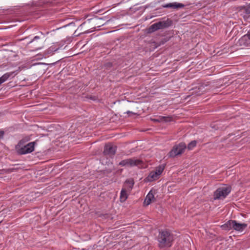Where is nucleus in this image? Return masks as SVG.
<instances>
[{
    "label": "nucleus",
    "mask_w": 250,
    "mask_h": 250,
    "mask_svg": "<svg viewBox=\"0 0 250 250\" xmlns=\"http://www.w3.org/2000/svg\"><path fill=\"white\" fill-rule=\"evenodd\" d=\"M174 240V236L169 231L162 230L159 231L157 237L158 246L160 248L170 247Z\"/></svg>",
    "instance_id": "1"
},
{
    "label": "nucleus",
    "mask_w": 250,
    "mask_h": 250,
    "mask_svg": "<svg viewBox=\"0 0 250 250\" xmlns=\"http://www.w3.org/2000/svg\"><path fill=\"white\" fill-rule=\"evenodd\" d=\"M29 140V137L23 138L16 146L15 149L18 154L23 155L31 152V142L27 143Z\"/></svg>",
    "instance_id": "2"
},
{
    "label": "nucleus",
    "mask_w": 250,
    "mask_h": 250,
    "mask_svg": "<svg viewBox=\"0 0 250 250\" xmlns=\"http://www.w3.org/2000/svg\"><path fill=\"white\" fill-rule=\"evenodd\" d=\"M44 35L42 32L37 33L32 39V51L41 49L43 47Z\"/></svg>",
    "instance_id": "3"
},
{
    "label": "nucleus",
    "mask_w": 250,
    "mask_h": 250,
    "mask_svg": "<svg viewBox=\"0 0 250 250\" xmlns=\"http://www.w3.org/2000/svg\"><path fill=\"white\" fill-rule=\"evenodd\" d=\"M231 188L229 186H223L218 188L214 192V199H223L230 192Z\"/></svg>",
    "instance_id": "4"
},
{
    "label": "nucleus",
    "mask_w": 250,
    "mask_h": 250,
    "mask_svg": "<svg viewBox=\"0 0 250 250\" xmlns=\"http://www.w3.org/2000/svg\"><path fill=\"white\" fill-rule=\"evenodd\" d=\"M186 148V145L184 143H180L178 145L173 146L172 149L168 154L170 158H174L177 156L181 155Z\"/></svg>",
    "instance_id": "5"
},
{
    "label": "nucleus",
    "mask_w": 250,
    "mask_h": 250,
    "mask_svg": "<svg viewBox=\"0 0 250 250\" xmlns=\"http://www.w3.org/2000/svg\"><path fill=\"white\" fill-rule=\"evenodd\" d=\"M143 163L142 160L133 158L123 160L119 163V165L122 167H131L135 166L140 167Z\"/></svg>",
    "instance_id": "6"
},
{
    "label": "nucleus",
    "mask_w": 250,
    "mask_h": 250,
    "mask_svg": "<svg viewBox=\"0 0 250 250\" xmlns=\"http://www.w3.org/2000/svg\"><path fill=\"white\" fill-rule=\"evenodd\" d=\"M171 24V21L167 19L166 21H160L153 23L150 26L149 30L150 32H154L159 29L167 28Z\"/></svg>",
    "instance_id": "7"
},
{
    "label": "nucleus",
    "mask_w": 250,
    "mask_h": 250,
    "mask_svg": "<svg viewBox=\"0 0 250 250\" xmlns=\"http://www.w3.org/2000/svg\"><path fill=\"white\" fill-rule=\"evenodd\" d=\"M165 168V166L160 165L157 167L156 169L150 172L147 179L148 181H153L158 178L159 176L162 174Z\"/></svg>",
    "instance_id": "8"
},
{
    "label": "nucleus",
    "mask_w": 250,
    "mask_h": 250,
    "mask_svg": "<svg viewBox=\"0 0 250 250\" xmlns=\"http://www.w3.org/2000/svg\"><path fill=\"white\" fill-rule=\"evenodd\" d=\"M45 64L42 62H35L33 63L32 62V67L33 68L34 71L37 72L39 74H42L45 71V68L44 65Z\"/></svg>",
    "instance_id": "9"
},
{
    "label": "nucleus",
    "mask_w": 250,
    "mask_h": 250,
    "mask_svg": "<svg viewBox=\"0 0 250 250\" xmlns=\"http://www.w3.org/2000/svg\"><path fill=\"white\" fill-rule=\"evenodd\" d=\"M117 150V147L111 145H106L104 146V153L105 155H109L110 156L114 155Z\"/></svg>",
    "instance_id": "10"
},
{
    "label": "nucleus",
    "mask_w": 250,
    "mask_h": 250,
    "mask_svg": "<svg viewBox=\"0 0 250 250\" xmlns=\"http://www.w3.org/2000/svg\"><path fill=\"white\" fill-rule=\"evenodd\" d=\"M247 224L237 223L236 220H234L233 229L239 232H242L247 228Z\"/></svg>",
    "instance_id": "11"
},
{
    "label": "nucleus",
    "mask_w": 250,
    "mask_h": 250,
    "mask_svg": "<svg viewBox=\"0 0 250 250\" xmlns=\"http://www.w3.org/2000/svg\"><path fill=\"white\" fill-rule=\"evenodd\" d=\"M155 200V199L154 198V196L152 192V191L150 190L148 192V193L147 194V195L145 199L144 204L146 206H148L152 202H154Z\"/></svg>",
    "instance_id": "12"
},
{
    "label": "nucleus",
    "mask_w": 250,
    "mask_h": 250,
    "mask_svg": "<svg viewBox=\"0 0 250 250\" xmlns=\"http://www.w3.org/2000/svg\"><path fill=\"white\" fill-rule=\"evenodd\" d=\"M184 4L176 2L164 4L162 5L163 8H171L173 9L181 8L184 7Z\"/></svg>",
    "instance_id": "13"
},
{
    "label": "nucleus",
    "mask_w": 250,
    "mask_h": 250,
    "mask_svg": "<svg viewBox=\"0 0 250 250\" xmlns=\"http://www.w3.org/2000/svg\"><path fill=\"white\" fill-rule=\"evenodd\" d=\"M134 182L132 179H129L126 180L124 184L123 188H122L130 192L133 188Z\"/></svg>",
    "instance_id": "14"
},
{
    "label": "nucleus",
    "mask_w": 250,
    "mask_h": 250,
    "mask_svg": "<svg viewBox=\"0 0 250 250\" xmlns=\"http://www.w3.org/2000/svg\"><path fill=\"white\" fill-rule=\"evenodd\" d=\"M234 223V220H230L227 221L225 224L222 225L221 228L223 230H230L231 229H233V224Z\"/></svg>",
    "instance_id": "15"
},
{
    "label": "nucleus",
    "mask_w": 250,
    "mask_h": 250,
    "mask_svg": "<svg viewBox=\"0 0 250 250\" xmlns=\"http://www.w3.org/2000/svg\"><path fill=\"white\" fill-rule=\"evenodd\" d=\"M128 191L125 190V189L122 188L120 196V200L121 202H124L128 198Z\"/></svg>",
    "instance_id": "16"
},
{
    "label": "nucleus",
    "mask_w": 250,
    "mask_h": 250,
    "mask_svg": "<svg viewBox=\"0 0 250 250\" xmlns=\"http://www.w3.org/2000/svg\"><path fill=\"white\" fill-rule=\"evenodd\" d=\"M14 72L6 73L0 77V85L5 82Z\"/></svg>",
    "instance_id": "17"
},
{
    "label": "nucleus",
    "mask_w": 250,
    "mask_h": 250,
    "mask_svg": "<svg viewBox=\"0 0 250 250\" xmlns=\"http://www.w3.org/2000/svg\"><path fill=\"white\" fill-rule=\"evenodd\" d=\"M196 144H197V142L196 141L194 140V141H191L190 143H189L188 144V149H189V150L192 149L196 146Z\"/></svg>",
    "instance_id": "18"
},
{
    "label": "nucleus",
    "mask_w": 250,
    "mask_h": 250,
    "mask_svg": "<svg viewBox=\"0 0 250 250\" xmlns=\"http://www.w3.org/2000/svg\"><path fill=\"white\" fill-rule=\"evenodd\" d=\"M248 39L250 40V32H248L247 34L243 36L240 39V42L241 43H242L244 42V41H246Z\"/></svg>",
    "instance_id": "19"
},
{
    "label": "nucleus",
    "mask_w": 250,
    "mask_h": 250,
    "mask_svg": "<svg viewBox=\"0 0 250 250\" xmlns=\"http://www.w3.org/2000/svg\"><path fill=\"white\" fill-rule=\"evenodd\" d=\"M160 121L161 122H170L172 120V118L170 117H161L160 118Z\"/></svg>",
    "instance_id": "20"
},
{
    "label": "nucleus",
    "mask_w": 250,
    "mask_h": 250,
    "mask_svg": "<svg viewBox=\"0 0 250 250\" xmlns=\"http://www.w3.org/2000/svg\"><path fill=\"white\" fill-rule=\"evenodd\" d=\"M112 63L111 62H107L105 63L104 65V67L107 69L111 68L112 66Z\"/></svg>",
    "instance_id": "21"
},
{
    "label": "nucleus",
    "mask_w": 250,
    "mask_h": 250,
    "mask_svg": "<svg viewBox=\"0 0 250 250\" xmlns=\"http://www.w3.org/2000/svg\"><path fill=\"white\" fill-rule=\"evenodd\" d=\"M38 30L36 27L32 29V36H36L37 35V33L38 32Z\"/></svg>",
    "instance_id": "22"
},
{
    "label": "nucleus",
    "mask_w": 250,
    "mask_h": 250,
    "mask_svg": "<svg viewBox=\"0 0 250 250\" xmlns=\"http://www.w3.org/2000/svg\"><path fill=\"white\" fill-rule=\"evenodd\" d=\"M36 144H37V141H36L32 142V152L34 151V147H35V146L36 145Z\"/></svg>",
    "instance_id": "23"
},
{
    "label": "nucleus",
    "mask_w": 250,
    "mask_h": 250,
    "mask_svg": "<svg viewBox=\"0 0 250 250\" xmlns=\"http://www.w3.org/2000/svg\"><path fill=\"white\" fill-rule=\"evenodd\" d=\"M4 132L2 130H0V139L3 138Z\"/></svg>",
    "instance_id": "24"
},
{
    "label": "nucleus",
    "mask_w": 250,
    "mask_h": 250,
    "mask_svg": "<svg viewBox=\"0 0 250 250\" xmlns=\"http://www.w3.org/2000/svg\"><path fill=\"white\" fill-rule=\"evenodd\" d=\"M32 130H35L38 128V125H32Z\"/></svg>",
    "instance_id": "25"
},
{
    "label": "nucleus",
    "mask_w": 250,
    "mask_h": 250,
    "mask_svg": "<svg viewBox=\"0 0 250 250\" xmlns=\"http://www.w3.org/2000/svg\"><path fill=\"white\" fill-rule=\"evenodd\" d=\"M246 11L247 13H250V7L249 6L247 7Z\"/></svg>",
    "instance_id": "26"
},
{
    "label": "nucleus",
    "mask_w": 250,
    "mask_h": 250,
    "mask_svg": "<svg viewBox=\"0 0 250 250\" xmlns=\"http://www.w3.org/2000/svg\"><path fill=\"white\" fill-rule=\"evenodd\" d=\"M126 113H127V114H132V115H134V114H135V113H134L132 112V111H127L126 112Z\"/></svg>",
    "instance_id": "27"
},
{
    "label": "nucleus",
    "mask_w": 250,
    "mask_h": 250,
    "mask_svg": "<svg viewBox=\"0 0 250 250\" xmlns=\"http://www.w3.org/2000/svg\"><path fill=\"white\" fill-rule=\"evenodd\" d=\"M34 109L36 110H37V108L36 107H34Z\"/></svg>",
    "instance_id": "28"
}]
</instances>
